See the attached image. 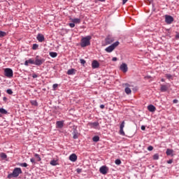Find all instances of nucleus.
Returning <instances> with one entry per match:
<instances>
[{
  "instance_id": "7c9ffc66",
  "label": "nucleus",
  "mask_w": 179,
  "mask_h": 179,
  "mask_svg": "<svg viewBox=\"0 0 179 179\" xmlns=\"http://www.w3.org/2000/svg\"><path fill=\"white\" fill-rule=\"evenodd\" d=\"M154 160H159V154H155L153 156Z\"/></svg>"
},
{
  "instance_id": "f704fd0d",
  "label": "nucleus",
  "mask_w": 179,
  "mask_h": 179,
  "mask_svg": "<svg viewBox=\"0 0 179 179\" xmlns=\"http://www.w3.org/2000/svg\"><path fill=\"white\" fill-rule=\"evenodd\" d=\"M19 166H20L21 167H27V163H21L19 164Z\"/></svg>"
},
{
  "instance_id": "6e6d98bb",
  "label": "nucleus",
  "mask_w": 179,
  "mask_h": 179,
  "mask_svg": "<svg viewBox=\"0 0 179 179\" xmlns=\"http://www.w3.org/2000/svg\"><path fill=\"white\" fill-rule=\"evenodd\" d=\"M176 38H179V34H177L176 35Z\"/></svg>"
},
{
  "instance_id": "79ce46f5",
  "label": "nucleus",
  "mask_w": 179,
  "mask_h": 179,
  "mask_svg": "<svg viewBox=\"0 0 179 179\" xmlns=\"http://www.w3.org/2000/svg\"><path fill=\"white\" fill-rule=\"evenodd\" d=\"M123 86H125V87H131V85L128 83L123 84Z\"/></svg>"
},
{
  "instance_id": "393cba45",
  "label": "nucleus",
  "mask_w": 179,
  "mask_h": 179,
  "mask_svg": "<svg viewBox=\"0 0 179 179\" xmlns=\"http://www.w3.org/2000/svg\"><path fill=\"white\" fill-rule=\"evenodd\" d=\"M0 113L1 114H8V111L6 110H5L3 108H1Z\"/></svg>"
},
{
  "instance_id": "a211bd4d",
  "label": "nucleus",
  "mask_w": 179,
  "mask_h": 179,
  "mask_svg": "<svg viewBox=\"0 0 179 179\" xmlns=\"http://www.w3.org/2000/svg\"><path fill=\"white\" fill-rule=\"evenodd\" d=\"M166 156H173V153H174V150L170 149V148H168L166 150Z\"/></svg>"
},
{
  "instance_id": "c9c22d12",
  "label": "nucleus",
  "mask_w": 179,
  "mask_h": 179,
  "mask_svg": "<svg viewBox=\"0 0 179 179\" xmlns=\"http://www.w3.org/2000/svg\"><path fill=\"white\" fill-rule=\"evenodd\" d=\"M6 93H8V94H13V91H12L10 89H8L6 90Z\"/></svg>"
},
{
  "instance_id": "20e7f679",
  "label": "nucleus",
  "mask_w": 179,
  "mask_h": 179,
  "mask_svg": "<svg viewBox=\"0 0 179 179\" xmlns=\"http://www.w3.org/2000/svg\"><path fill=\"white\" fill-rule=\"evenodd\" d=\"M118 45H120V42L116 41L108 48H106L105 49V51H106V52H113V51H114V50H115L116 47H118Z\"/></svg>"
},
{
  "instance_id": "0eeeda50",
  "label": "nucleus",
  "mask_w": 179,
  "mask_h": 179,
  "mask_svg": "<svg viewBox=\"0 0 179 179\" xmlns=\"http://www.w3.org/2000/svg\"><path fill=\"white\" fill-rule=\"evenodd\" d=\"M99 173H101V174H103V176H106V174L108 173V167H107L106 166H101L99 169Z\"/></svg>"
},
{
  "instance_id": "7ed1b4c3",
  "label": "nucleus",
  "mask_w": 179,
  "mask_h": 179,
  "mask_svg": "<svg viewBox=\"0 0 179 179\" xmlns=\"http://www.w3.org/2000/svg\"><path fill=\"white\" fill-rule=\"evenodd\" d=\"M45 62V59L42 58L39 55H36L34 59V65H36V66H40L43 65Z\"/></svg>"
},
{
  "instance_id": "bb28decb",
  "label": "nucleus",
  "mask_w": 179,
  "mask_h": 179,
  "mask_svg": "<svg viewBox=\"0 0 179 179\" xmlns=\"http://www.w3.org/2000/svg\"><path fill=\"white\" fill-rule=\"evenodd\" d=\"M31 104L32 106H35L36 107H37V106H38V103H37V101H34V100L31 101Z\"/></svg>"
},
{
  "instance_id": "72a5a7b5",
  "label": "nucleus",
  "mask_w": 179,
  "mask_h": 179,
  "mask_svg": "<svg viewBox=\"0 0 179 179\" xmlns=\"http://www.w3.org/2000/svg\"><path fill=\"white\" fill-rule=\"evenodd\" d=\"M115 164H117V166H120V164H121V160L120 159H116L115 161Z\"/></svg>"
},
{
  "instance_id": "412c9836",
  "label": "nucleus",
  "mask_w": 179,
  "mask_h": 179,
  "mask_svg": "<svg viewBox=\"0 0 179 179\" xmlns=\"http://www.w3.org/2000/svg\"><path fill=\"white\" fill-rule=\"evenodd\" d=\"M76 70L75 69H69L67 71V75H75Z\"/></svg>"
},
{
  "instance_id": "dca6fc26",
  "label": "nucleus",
  "mask_w": 179,
  "mask_h": 179,
  "mask_svg": "<svg viewBox=\"0 0 179 179\" xmlns=\"http://www.w3.org/2000/svg\"><path fill=\"white\" fill-rule=\"evenodd\" d=\"M148 110L150 113H155V111H156V107H155V106H153V105H149L148 106Z\"/></svg>"
},
{
  "instance_id": "aec40b11",
  "label": "nucleus",
  "mask_w": 179,
  "mask_h": 179,
  "mask_svg": "<svg viewBox=\"0 0 179 179\" xmlns=\"http://www.w3.org/2000/svg\"><path fill=\"white\" fill-rule=\"evenodd\" d=\"M49 55L52 57V58H57V57H58V53L55 52H50L49 53Z\"/></svg>"
},
{
  "instance_id": "a19ab883",
  "label": "nucleus",
  "mask_w": 179,
  "mask_h": 179,
  "mask_svg": "<svg viewBox=\"0 0 179 179\" xmlns=\"http://www.w3.org/2000/svg\"><path fill=\"white\" fill-rule=\"evenodd\" d=\"M32 78H33L34 79H36V78H38V75H37V74H36V73H33V74H32Z\"/></svg>"
},
{
  "instance_id": "5fc2aeb1",
  "label": "nucleus",
  "mask_w": 179,
  "mask_h": 179,
  "mask_svg": "<svg viewBox=\"0 0 179 179\" xmlns=\"http://www.w3.org/2000/svg\"><path fill=\"white\" fill-rule=\"evenodd\" d=\"M81 171H82V169H77V172H78V173H81Z\"/></svg>"
},
{
  "instance_id": "a18cd8bd",
  "label": "nucleus",
  "mask_w": 179,
  "mask_h": 179,
  "mask_svg": "<svg viewBox=\"0 0 179 179\" xmlns=\"http://www.w3.org/2000/svg\"><path fill=\"white\" fill-rule=\"evenodd\" d=\"M168 164H171L173 163V159H169L167 161Z\"/></svg>"
},
{
  "instance_id": "39448f33",
  "label": "nucleus",
  "mask_w": 179,
  "mask_h": 179,
  "mask_svg": "<svg viewBox=\"0 0 179 179\" xmlns=\"http://www.w3.org/2000/svg\"><path fill=\"white\" fill-rule=\"evenodd\" d=\"M4 75L6 78H13V71L10 68H6L4 69Z\"/></svg>"
},
{
  "instance_id": "f8f14e48",
  "label": "nucleus",
  "mask_w": 179,
  "mask_h": 179,
  "mask_svg": "<svg viewBox=\"0 0 179 179\" xmlns=\"http://www.w3.org/2000/svg\"><path fill=\"white\" fill-rule=\"evenodd\" d=\"M170 87V86H169V84L166 85H160V91L162 92H165L167 90H169V88Z\"/></svg>"
},
{
  "instance_id": "49530a36",
  "label": "nucleus",
  "mask_w": 179,
  "mask_h": 179,
  "mask_svg": "<svg viewBox=\"0 0 179 179\" xmlns=\"http://www.w3.org/2000/svg\"><path fill=\"white\" fill-rule=\"evenodd\" d=\"M173 103L174 104H177V103H178V101L177 99H173Z\"/></svg>"
},
{
  "instance_id": "473e14b6",
  "label": "nucleus",
  "mask_w": 179,
  "mask_h": 179,
  "mask_svg": "<svg viewBox=\"0 0 179 179\" xmlns=\"http://www.w3.org/2000/svg\"><path fill=\"white\" fill-rule=\"evenodd\" d=\"M35 157H36L38 162H41V157H40V155H38V154H35Z\"/></svg>"
},
{
  "instance_id": "f3484780",
  "label": "nucleus",
  "mask_w": 179,
  "mask_h": 179,
  "mask_svg": "<svg viewBox=\"0 0 179 179\" xmlns=\"http://www.w3.org/2000/svg\"><path fill=\"white\" fill-rule=\"evenodd\" d=\"M57 128H63L64 127V121H57L56 122Z\"/></svg>"
},
{
  "instance_id": "ea45409f",
  "label": "nucleus",
  "mask_w": 179,
  "mask_h": 179,
  "mask_svg": "<svg viewBox=\"0 0 179 179\" xmlns=\"http://www.w3.org/2000/svg\"><path fill=\"white\" fill-rule=\"evenodd\" d=\"M69 26H70V27H71V29H73V27H75V23H69Z\"/></svg>"
},
{
  "instance_id": "3c124183",
  "label": "nucleus",
  "mask_w": 179,
  "mask_h": 179,
  "mask_svg": "<svg viewBox=\"0 0 179 179\" xmlns=\"http://www.w3.org/2000/svg\"><path fill=\"white\" fill-rule=\"evenodd\" d=\"M122 2H123V5H125V3L128 2V0H122Z\"/></svg>"
},
{
  "instance_id": "2eb2a0df",
  "label": "nucleus",
  "mask_w": 179,
  "mask_h": 179,
  "mask_svg": "<svg viewBox=\"0 0 179 179\" xmlns=\"http://www.w3.org/2000/svg\"><path fill=\"white\" fill-rule=\"evenodd\" d=\"M114 41V38L108 36L106 39H105V43L106 44V45H108L109 44H111V43H113Z\"/></svg>"
},
{
  "instance_id": "de8ad7c7",
  "label": "nucleus",
  "mask_w": 179,
  "mask_h": 179,
  "mask_svg": "<svg viewBox=\"0 0 179 179\" xmlns=\"http://www.w3.org/2000/svg\"><path fill=\"white\" fill-rule=\"evenodd\" d=\"M145 129H146V127H145V126H141V130L142 131H145Z\"/></svg>"
},
{
  "instance_id": "c03bdc74",
  "label": "nucleus",
  "mask_w": 179,
  "mask_h": 179,
  "mask_svg": "<svg viewBox=\"0 0 179 179\" xmlns=\"http://www.w3.org/2000/svg\"><path fill=\"white\" fill-rule=\"evenodd\" d=\"M24 65H25V66H29V61L28 60L25 61Z\"/></svg>"
},
{
  "instance_id": "c85d7f7f",
  "label": "nucleus",
  "mask_w": 179,
  "mask_h": 179,
  "mask_svg": "<svg viewBox=\"0 0 179 179\" xmlns=\"http://www.w3.org/2000/svg\"><path fill=\"white\" fill-rule=\"evenodd\" d=\"M50 164H51V166H57V161L54 160V159L50 161Z\"/></svg>"
},
{
  "instance_id": "6e6552de",
  "label": "nucleus",
  "mask_w": 179,
  "mask_h": 179,
  "mask_svg": "<svg viewBox=\"0 0 179 179\" xmlns=\"http://www.w3.org/2000/svg\"><path fill=\"white\" fill-rule=\"evenodd\" d=\"M165 22L167 24H171L172 22H174V17L171 15H165Z\"/></svg>"
},
{
  "instance_id": "37998d69",
  "label": "nucleus",
  "mask_w": 179,
  "mask_h": 179,
  "mask_svg": "<svg viewBox=\"0 0 179 179\" xmlns=\"http://www.w3.org/2000/svg\"><path fill=\"white\" fill-rule=\"evenodd\" d=\"M30 162L31 163H36V160L34 159V158H31Z\"/></svg>"
},
{
  "instance_id": "2f4dec72",
  "label": "nucleus",
  "mask_w": 179,
  "mask_h": 179,
  "mask_svg": "<svg viewBox=\"0 0 179 179\" xmlns=\"http://www.w3.org/2000/svg\"><path fill=\"white\" fill-rule=\"evenodd\" d=\"M29 64H31L32 65H34V59H28Z\"/></svg>"
},
{
  "instance_id": "e433bc0d",
  "label": "nucleus",
  "mask_w": 179,
  "mask_h": 179,
  "mask_svg": "<svg viewBox=\"0 0 179 179\" xmlns=\"http://www.w3.org/2000/svg\"><path fill=\"white\" fill-rule=\"evenodd\" d=\"M80 64H82L83 65H85V64H86V60L81 59L80 60Z\"/></svg>"
},
{
  "instance_id": "8fccbe9b",
  "label": "nucleus",
  "mask_w": 179,
  "mask_h": 179,
  "mask_svg": "<svg viewBox=\"0 0 179 179\" xmlns=\"http://www.w3.org/2000/svg\"><path fill=\"white\" fill-rule=\"evenodd\" d=\"M73 138V139H78V135L74 134Z\"/></svg>"
},
{
  "instance_id": "09e8293b",
  "label": "nucleus",
  "mask_w": 179,
  "mask_h": 179,
  "mask_svg": "<svg viewBox=\"0 0 179 179\" xmlns=\"http://www.w3.org/2000/svg\"><path fill=\"white\" fill-rule=\"evenodd\" d=\"M117 57H113L112 58V61H113V62H115V61H117Z\"/></svg>"
},
{
  "instance_id": "ddd939ff",
  "label": "nucleus",
  "mask_w": 179,
  "mask_h": 179,
  "mask_svg": "<svg viewBox=\"0 0 179 179\" xmlns=\"http://www.w3.org/2000/svg\"><path fill=\"white\" fill-rule=\"evenodd\" d=\"M36 40H38L39 43H43V41H44L45 38H44V35L38 34L36 36Z\"/></svg>"
},
{
  "instance_id": "f257e3e1",
  "label": "nucleus",
  "mask_w": 179,
  "mask_h": 179,
  "mask_svg": "<svg viewBox=\"0 0 179 179\" xmlns=\"http://www.w3.org/2000/svg\"><path fill=\"white\" fill-rule=\"evenodd\" d=\"M90 40H92V36H87L83 37L80 41V47L85 48V47H89L90 45Z\"/></svg>"
},
{
  "instance_id": "864d4df0",
  "label": "nucleus",
  "mask_w": 179,
  "mask_h": 179,
  "mask_svg": "<svg viewBox=\"0 0 179 179\" xmlns=\"http://www.w3.org/2000/svg\"><path fill=\"white\" fill-rule=\"evenodd\" d=\"M105 106L103 104L100 105V108H101V110H103Z\"/></svg>"
},
{
  "instance_id": "1a4fd4ad",
  "label": "nucleus",
  "mask_w": 179,
  "mask_h": 179,
  "mask_svg": "<svg viewBox=\"0 0 179 179\" xmlns=\"http://www.w3.org/2000/svg\"><path fill=\"white\" fill-rule=\"evenodd\" d=\"M88 125L90 128H94V129H99V127H100L99 122H90L88 123Z\"/></svg>"
},
{
  "instance_id": "9b49d317",
  "label": "nucleus",
  "mask_w": 179,
  "mask_h": 179,
  "mask_svg": "<svg viewBox=\"0 0 179 179\" xmlns=\"http://www.w3.org/2000/svg\"><path fill=\"white\" fill-rule=\"evenodd\" d=\"M100 66V63L97 60H93L92 62V69H97Z\"/></svg>"
},
{
  "instance_id": "4be33fe9",
  "label": "nucleus",
  "mask_w": 179,
  "mask_h": 179,
  "mask_svg": "<svg viewBox=\"0 0 179 179\" xmlns=\"http://www.w3.org/2000/svg\"><path fill=\"white\" fill-rule=\"evenodd\" d=\"M124 92H125L126 94H131V93H132V91L131 90V88H129V87H126L124 89Z\"/></svg>"
},
{
  "instance_id": "603ef678",
  "label": "nucleus",
  "mask_w": 179,
  "mask_h": 179,
  "mask_svg": "<svg viewBox=\"0 0 179 179\" xmlns=\"http://www.w3.org/2000/svg\"><path fill=\"white\" fill-rule=\"evenodd\" d=\"M3 101H8V98H6V96H4L3 98Z\"/></svg>"
},
{
  "instance_id": "9d476101",
  "label": "nucleus",
  "mask_w": 179,
  "mask_h": 179,
  "mask_svg": "<svg viewBox=\"0 0 179 179\" xmlns=\"http://www.w3.org/2000/svg\"><path fill=\"white\" fill-rule=\"evenodd\" d=\"M120 69L124 73H127V72H128V65H127V64H125V63H122L120 65Z\"/></svg>"
},
{
  "instance_id": "5701e85b",
  "label": "nucleus",
  "mask_w": 179,
  "mask_h": 179,
  "mask_svg": "<svg viewBox=\"0 0 179 179\" xmlns=\"http://www.w3.org/2000/svg\"><path fill=\"white\" fill-rule=\"evenodd\" d=\"M93 142H99L100 141V137L99 136H95L92 138Z\"/></svg>"
},
{
  "instance_id": "423d86ee",
  "label": "nucleus",
  "mask_w": 179,
  "mask_h": 179,
  "mask_svg": "<svg viewBox=\"0 0 179 179\" xmlns=\"http://www.w3.org/2000/svg\"><path fill=\"white\" fill-rule=\"evenodd\" d=\"M125 127V121H122L120 124V135H122V136H125V132L124 131V127Z\"/></svg>"
},
{
  "instance_id": "13d9d810",
  "label": "nucleus",
  "mask_w": 179,
  "mask_h": 179,
  "mask_svg": "<svg viewBox=\"0 0 179 179\" xmlns=\"http://www.w3.org/2000/svg\"><path fill=\"white\" fill-rule=\"evenodd\" d=\"M98 1H99L100 2H104V1L106 0H98Z\"/></svg>"
},
{
  "instance_id": "4d7b16f0",
  "label": "nucleus",
  "mask_w": 179,
  "mask_h": 179,
  "mask_svg": "<svg viewBox=\"0 0 179 179\" xmlns=\"http://www.w3.org/2000/svg\"><path fill=\"white\" fill-rule=\"evenodd\" d=\"M161 82H166V80L164 78H162Z\"/></svg>"
},
{
  "instance_id": "c756f323",
  "label": "nucleus",
  "mask_w": 179,
  "mask_h": 179,
  "mask_svg": "<svg viewBox=\"0 0 179 179\" xmlns=\"http://www.w3.org/2000/svg\"><path fill=\"white\" fill-rule=\"evenodd\" d=\"M37 48H38V45L34 43V44L33 45V46H32V50H37Z\"/></svg>"
},
{
  "instance_id": "58836bf2",
  "label": "nucleus",
  "mask_w": 179,
  "mask_h": 179,
  "mask_svg": "<svg viewBox=\"0 0 179 179\" xmlns=\"http://www.w3.org/2000/svg\"><path fill=\"white\" fill-rule=\"evenodd\" d=\"M148 150H149L150 152H152V150H153V146H152V145L148 146Z\"/></svg>"
},
{
  "instance_id": "a878e982",
  "label": "nucleus",
  "mask_w": 179,
  "mask_h": 179,
  "mask_svg": "<svg viewBox=\"0 0 179 179\" xmlns=\"http://www.w3.org/2000/svg\"><path fill=\"white\" fill-rule=\"evenodd\" d=\"M166 78L169 79V80H173V75L171 74H166Z\"/></svg>"
},
{
  "instance_id": "f03ea898",
  "label": "nucleus",
  "mask_w": 179,
  "mask_h": 179,
  "mask_svg": "<svg viewBox=\"0 0 179 179\" xmlns=\"http://www.w3.org/2000/svg\"><path fill=\"white\" fill-rule=\"evenodd\" d=\"M23 173L22 171V169L20 168H15L14 170L13 171L12 173H10L8 175L7 178L10 179V178H17L19 177L20 174H22Z\"/></svg>"
},
{
  "instance_id": "cd10ccee",
  "label": "nucleus",
  "mask_w": 179,
  "mask_h": 179,
  "mask_svg": "<svg viewBox=\"0 0 179 179\" xmlns=\"http://www.w3.org/2000/svg\"><path fill=\"white\" fill-rule=\"evenodd\" d=\"M6 36V32L0 31V37H5Z\"/></svg>"
},
{
  "instance_id": "6ab92c4d",
  "label": "nucleus",
  "mask_w": 179,
  "mask_h": 179,
  "mask_svg": "<svg viewBox=\"0 0 179 179\" xmlns=\"http://www.w3.org/2000/svg\"><path fill=\"white\" fill-rule=\"evenodd\" d=\"M72 23H76L77 24H79L80 23V18H73L71 20Z\"/></svg>"
},
{
  "instance_id": "4468645a",
  "label": "nucleus",
  "mask_w": 179,
  "mask_h": 179,
  "mask_svg": "<svg viewBox=\"0 0 179 179\" xmlns=\"http://www.w3.org/2000/svg\"><path fill=\"white\" fill-rule=\"evenodd\" d=\"M69 160L73 162H76V160H78V156L76 155V154H71L69 156Z\"/></svg>"
},
{
  "instance_id": "b1692460",
  "label": "nucleus",
  "mask_w": 179,
  "mask_h": 179,
  "mask_svg": "<svg viewBox=\"0 0 179 179\" xmlns=\"http://www.w3.org/2000/svg\"><path fill=\"white\" fill-rule=\"evenodd\" d=\"M0 157H1V159H7L8 155H6V154L5 152H1V153L0 154Z\"/></svg>"
},
{
  "instance_id": "4c0bfd02",
  "label": "nucleus",
  "mask_w": 179,
  "mask_h": 179,
  "mask_svg": "<svg viewBox=\"0 0 179 179\" xmlns=\"http://www.w3.org/2000/svg\"><path fill=\"white\" fill-rule=\"evenodd\" d=\"M57 87H58V84H54L52 85V89L53 90H56Z\"/></svg>"
},
{
  "instance_id": "bf43d9fd",
  "label": "nucleus",
  "mask_w": 179,
  "mask_h": 179,
  "mask_svg": "<svg viewBox=\"0 0 179 179\" xmlns=\"http://www.w3.org/2000/svg\"><path fill=\"white\" fill-rule=\"evenodd\" d=\"M0 96H1V91H0Z\"/></svg>"
}]
</instances>
